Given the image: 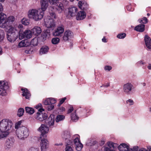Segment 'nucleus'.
I'll return each instance as SVG.
<instances>
[{
	"label": "nucleus",
	"instance_id": "1",
	"mask_svg": "<svg viewBox=\"0 0 151 151\" xmlns=\"http://www.w3.org/2000/svg\"><path fill=\"white\" fill-rule=\"evenodd\" d=\"M13 125L12 121L8 119H4L0 122V132H7L11 130Z\"/></svg>",
	"mask_w": 151,
	"mask_h": 151
},
{
	"label": "nucleus",
	"instance_id": "2",
	"mask_svg": "<svg viewBox=\"0 0 151 151\" xmlns=\"http://www.w3.org/2000/svg\"><path fill=\"white\" fill-rule=\"evenodd\" d=\"M50 16H47L44 19L45 25L49 29L52 30L55 27V24L53 19L55 18V15L53 11L50 12Z\"/></svg>",
	"mask_w": 151,
	"mask_h": 151
},
{
	"label": "nucleus",
	"instance_id": "3",
	"mask_svg": "<svg viewBox=\"0 0 151 151\" xmlns=\"http://www.w3.org/2000/svg\"><path fill=\"white\" fill-rule=\"evenodd\" d=\"M44 13L43 12H40L35 9H32L28 12V17L34 20L37 21L40 20L43 17Z\"/></svg>",
	"mask_w": 151,
	"mask_h": 151
},
{
	"label": "nucleus",
	"instance_id": "4",
	"mask_svg": "<svg viewBox=\"0 0 151 151\" xmlns=\"http://www.w3.org/2000/svg\"><path fill=\"white\" fill-rule=\"evenodd\" d=\"M19 34L18 31L16 27H11L7 31V38L10 42H13L16 40Z\"/></svg>",
	"mask_w": 151,
	"mask_h": 151
},
{
	"label": "nucleus",
	"instance_id": "5",
	"mask_svg": "<svg viewBox=\"0 0 151 151\" xmlns=\"http://www.w3.org/2000/svg\"><path fill=\"white\" fill-rule=\"evenodd\" d=\"M40 136L41 151H45L49 147V142L46 138L47 133H41Z\"/></svg>",
	"mask_w": 151,
	"mask_h": 151
},
{
	"label": "nucleus",
	"instance_id": "6",
	"mask_svg": "<svg viewBox=\"0 0 151 151\" xmlns=\"http://www.w3.org/2000/svg\"><path fill=\"white\" fill-rule=\"evenodd\" d=\"M44 111L43 109H39L35 116V119L40 122L43 121L47 119V114L45 112H43Z\"/></svg>",
	"mask_w": 151,
	"mask_h": 151
},
{
	"label": "nucleus",
	"instance_id": "7",
	"mask_svg": "<svg viewBox=\"0 0 151 151\" xmlns=\"http://www.w3.org/2000/svg\"><path fill=\"white\" fill-rule=\"evenodd\" d=\"M8 83L5 81H0V95L6 96L7 95L6 90L8 88Z\"/></svg>",
	"mask_w": 151,
	"mask_h": 151
},
{
	"label": "nucleus",
	"instance_id": "8",
	"mask_svg": "<svg viewBox=\"0 0 151 151\" xmlns=\"http://www.w3.org/2000/svg\"><path fill=\"white\" fill-rule=\"evenodd\" d=\"M75 136L76 137L74 139V142L75 147L77 151H80L82 150L83 146L81 142L79 135H76Z\"/></svg>",
	"mask_w": 151,
	"mask_h": 151
},
{
	"label": "nucleus",
	"instance_id": "9",
	"mask_svg": "<svg viewBox=\"0 0 151 151\" xmlns=\"http://www.w3.org/2000/svg\"><path fill=\"white\" fill-rule=\"evenodd\" d=\"M32 32L29 30L25 31L23 33H20L19 34V39L22 40L24 38L29 39L32 36Z\"/></svg>",
	"mask_w": 151,
	"mask_h": 151
},
{
	"label": "nucleus",
	"instance_id": "10",
	"mask_svg": "<svg viewBox=\"0 0 151 151\" xmlns=\"http://www.w3.org/2000/svg\"><path fill=\"white\" fill-rule=\"evenodd\" d=\"M64 30V27L63 25L57 27L53 32V35L55 36H61Z\"/></svg>",
	"mask_w": 151,
	"mask_h": 151
},
{
	"label": "nucleus",
	"instance_id": "11",
	"mask_svg": "<svg viewBox=\"0 0 151 151\" xmlns=\"http://www.w3.org/2000/svg\"><path fill=\"white\" fill-rule=\"evenodd\" d=\"M133 85L130 83H127L124 85L123 90L124 92L129 94L133 89Z\"/></svg>",
	"mask_w": 151,
	"mask_h": 151
},
{
	"label": "nucleus",
	"instance_id": "12",
	"mask_svg": "<svg viewBox=\"0 0 151 151\" xmlns=\"http://www.w3.org/2000/svg\"><path fill=\"white\" fill-rule=\"evenodd\" d=\"M14 142L15 140L14 138H10L7 139L5 143V148L6 150H9L13 146Z\"/></svg>",
	"mask_w": 151,
	"mask_h": 151
},
{
	"label": "nucleus",
	"instance_id": "13",
	"mask_svg": "<svg viewBox=\"0 0 151 151\" xmlns=\"http://www.w3.org/2000/svg\"><path fill=\"white\" fill-rule=\"evenodd\" d=\"M73 33L70 30L65 31L63 37V40L65 41H67L69 39L73 37Z\"/></svg>",
	"mask_w": 151,
	"mask_h": 151
},
{
	"label": "nucleus",
	"instance_id": "14",
	"mask_svg": "<svg viewBox=\"0 0 151 151\" xmlns=\"http://www.w3.org/2000/svg\"><path fill=\"white\" fill-rule=\"evenodd\" d=\"M77 11V9L76 7H73L69 8L68 9V15L67 16V18H70L75 16Z\"/></svg>",
	"mask_w": 151,
	"mask_h": 151
},
{
	"label": "nucleus",
	"instance_id": "15",
	"mask_svg": "<svg viewBox=\"0 0 151 151\" xmlns=\"http://www.w3.org/2000/svg\"><path fill=\"white\" fill-rule=\"evenodd\" d=\"M12 27L9 24L7 20L5 19L2 21H0V27L8 29Z\"/></svg>",
	"mask_w": 151,
	"mask_h": 151
},
{
	"label": "nucleus",
	"instance_id": "16",
	"mask_svg": "<svg viewBox=\"0 0 151 151\" xmlns=\"http://www.w3.org/2000/svg\"><path fill=\"white\" fill-rule=\"evenodd\" d=\"M145 45L149 49H151V39L147 35H146L144 37Z\"/></svg>",
	"mask_w": 151,
	"mask_h": 151
},
{
	"label": "nucleus",
	"instance_id": "17",
	"mask_svg": "<svg viewBox=\"0 0 151 151\" xmlns=\"http://www.w3.org/2000/svg\"><path fill=\"white\" fill-rule=\"evenodd\" d=\"M86 14L84 11L79 12L76 16V19L78 20H83L86 17Z\"/></svg>",
	"mask_w": 151,
	"mask_h": 151
},
{
	"label": "nucleus",
	"instance_id": "18",
	"mask_svg": "<svg viewBox=\"0 0 151 151\" xmlns=\"http://www.w3.org/2000/svg\"><path fill=\"white\" fill-rule=\"evenodd\" d=\"M41 9L42 12L46 10L48 6V2L47 0H41L40 1Z\"/></svg>",
	"mask_w": 151,
	"mask_h": 151
},
{
	"label": "nucleus",
	"instance_id": "19",
	"mask_svg": "<svg viewBox=\"0 0 151 151\" xmlns=\"http://www.w3.org/2000/svg\"><path fill=\"white\" fill-rule=\"evenodd\" d=\"M53 4L55 5V7L59 13L61 12L63 10V4L61 3L58 2V1Z\"/></svg>",
	"mask_w": 151,
	"mask_h": 151
},
{
	"label": "nucleus",
	"instance_id": "20",
	"mask_svg": "<svg viewBox=\"0 0 151 151\" xmlns=\"http://www.w3.org/2000/svg\"><path fill=\"white\" fill-rule=\"evenodd\" d=\"M56 100L53 98H49L46 99L43 101L44 104L45 105H50V104H54L56 102Z\"/></svg>",
	"mask_w": 151,
	"mask_h": 151
},
{
	"label": "nucleus",
	"instance_id": "21",
	"mask_svg": "<svg viewBox=\"0 0 151 151\" xmlns=\"http://www.w3.org/2000/svg\"><path fill=\"white\" fill-rule=\"evenodd\" d=\"M78 6L81 10H85L88 8V5L85 1H79L78 3Z\"/></svg>",
	"mask_w": 151,
	"mask_h": 151
},
{
	"label": "nucleus",
	"instance_id": "22",
	"mask_svg": "<svg viewBox=\"0 0 151 151\" xmlns=\"http://www.w3.org/2000/svg\"><path fill=\"white\" fill-rule=\"evenodd\" d=\"M55 117L53 114H51L48 118V124L50 127H52L54 124Z\"/></svg>",
	"mask_w": 151,
	"mask_h": 151
},
{
	"label": "nucleus",
	"instance_id": "23",
	"mask_svg": "<svg viewBox=\"0 0 151 151\" xmlns=\"http://www.w3.org/2000/svg\"><path fill=\"white\" fill-rule=\"evenodd\" d=\"M30 45L29 41L27 40H22L18 44V46L19 47H27Z\"/></svg>",
	"mask_w": 151,
	"mask_h": 151
},
{
	"label": "nucleus",
	"instance_id": "24",
	"mask_svg": "<svg viewBox=\"0 0 151 151\" xmlns=\"http://www.w3.org/2000/svg\"><path fill=\"white\" fill-rule=\"evenodd\" d=\"M29 133H17V135L18 138L20 139H24L29 136Z\"/></svg>",
	"mask_w": 151,
	"mask_h": 151
},
{
	"label": "nucleus",
	"instance_id": "25",
	"mask_svg": "<svg viewBox=\"0 0 151 151\" xmlns=\"http://www.w3.org/2000/svg\"><path fill=\"white\" fill-rule=\"evenodd\" d=\"M41 32V28L38 27H35L32 30V32L33 34L36 35H37L40 34Z\"/></svg>",
	"mask_w": 151,
	"mask_h": 151
},
{
	"label": "nucleus",
	"instance_id": "26",
	"mask_svg": "<svg viewBox=\"0 0 151 151\" xmlns=\"http://www.w3.org/2000/svg\"><path fill=\"white\" fill-rule=\"evenodd\" d=\"M129 148V146L127 144L122 143L118 147V149L120 151H127Z\"/></svg>",
	"mask_w": 151,
	"mask_h": 151
},
{
	"label": "nucleus",
	"instance_id": "27",
	"mask_svg": "<svg viewBox=\"0 0 151 151\" xmlns=\"http://www.w3.org/2000/svg\"><path fill=\"white\" fill-rule=\"evenodd\" d=\"M145 25L143 24H140L136 26L134 28L136 31L140 32H143L145 30Z\"/></svg>",
	"mask_w": 151,
	"mask_h": 151
},
{
	"label": "nucleus",
	"instance_id": "28",
	"mask_svg": "<svg viewBox=\"0 0 151 151\" xmlns=\"http://www.w3.org/2000/svg\"><path fill=\"white\" fill-rule=\"evenodd\" d=\"M38 131L41 132H47L49 131V128L45 125L42 124L39 128Z\"/></svg>",
	"mask_w": 151,
	"mask_h": 151
},
{
	"label": "nucleus",
	"instance_id": "29",
	"mask_svg": "<svg viewBox=\"0 0 151 151\" xmlns=\"http://www.w3.org/2000/svg\"><path fill=\"white\" fill-rule=\"evenodd\" d=\"M49 48L47 46H44L42 47L40 49V53L41 54H43L46 53L48 51Z\"/></svg>",
	"mask_w": 151,
	"mask_h": 151
},
{
	"label": "nucleus",
	"instance_id": "30",
	"mask_svg": "<svg viewBox=\"0 0 151 151\" xmlns=\"http://www.w3.org/2000/svg\"><path fill=\"white\" fill-rule=\"evenodd\" d=\"M23 96H25L27 99H28L30 96V94L27 89H24L23 91L22 94Z\"/></svg>",
	"mask_w": 151,
	"mask_h": 151
},
{
	"label": "nucleus",
	"instance_id": "31",
	"mask_svg": "<svg viewBox=\"0 0 151 151\" xmlns=\"http://www.w3.org/2000/svg\"><path fill=\"white\" fill-rule=\"evenodd\" d=\"M6 19L11 26L12 24L15 21V17L13 16H10L8 17Z\"/></svg>",
	"mask_w": 151,
	"mask_h": 151
},
{
	"label": "nucleus",
	"instance_id": "32",
	"mask_svg": "<svg viewBox=\"0 0 151 151\" xmlns=\"http://www.w3.org/2000/svg\"><path fill=\"white\" fill-rule=\"evenodd\" d=\"M62 137L63 138L65 139L66 140H68L70 141V139H69L70 137V133H63L62 135Z\"/></svg>",
	"mask_w": 151,
	"mask_h": 151
},
{
	"label": "nucleus",
	"instance_id": "33",
	"mask_svg": "<svg viewBox=\"0 0 151 151\" xmlns=\"http://www.w3.org/2000/svg\"><path fill=\"white\" fill-rule=\"evenodd\" d=\"M25 109L26 112L30 114H32L34 112V110L32 108L27 107H25Z\"/></svg>",
	"mask_w": 151,
	"mask_h": 151
},
{
	"label": "nucleus",
	"instance_id": "34",
	"mask_svg": "<svg viewBox=\"0 0 151 151\" xmlns=\"http://www.w3.org/2000/svg\"><path fill=\"white\" fill-rule=\"evenodd\" d=\"M71 119L74 122H76L78 119V117L76 116L75 112L71 114Z\"/></svg>",
	"mask_w": 151,
	"mask_h": 151
},
{
	"label": "nucleus",
	"instance_id": "35",
	"mask_svg": "<svg viewBox=\"0 0 151 151\" xmlns=\"http://www.w3.org/2000/svg\"><path fill=\"white\" fill-rule=\"evenodd\" d=\"M38 39L37 38H35L33 39L31 41L29 42L30 45L31 44L33 46H36L38 44Z\"/></svg>",
	"mask_w": 151,
	"mask_h": 151
},
{
	"label": "nucleus",
	"instance_id": "36",
	"mask_svg": "<svg viewBox=\"0 0 151 151\" xmlns=\"http://www.w3.org/2000/svg\"><path fill=\"white\" fill-rule=\"evenodd\" d=\"M65 118L64 116L62 115H58L57 116L55 119V121L56 122H58L59 121L63 120Z\"/></svg>",
	"mask_w": 151,
	"mask_h": 151
},
{
	"label": "nucleus",
	"instance_id": "37",
	"mask_svg": "<svg viewBox=\"0 0 151 151\" xmlns=\"http://www.w3.org/2000/svg\"><path fill=\"white\" fill-rule=\"evenodd\" d=\"M60 39L58 37H55L53 38L52 40V42L53 44H57L60 41Z\"/></svg>",
	"mask_w": 151,
	"mask_h": 151
},
{
	"label": "nucleus",
	"instance_id": "38",
	"mask_svg": "<svg viewBox=\"0 0 151 151\" xmlns=\"http://www.w3.org/2000/svg\"><path fill=\"white\" fill-rule=\"evenodd\" d=\"M24 110L22 108H20L18 110L17 115L19 117L21 116L23 114Z\"/></svg>",
	"mask_w": 151,
	"mask_h": 151
},
{
	"label": "nucleus",
	"instance_id": "39",
	"mask_svg": "<svg viewBox=\"0 0 151 151\" xmlns=\"http://www.w3.org/2000/svg\"><path fill=\"white\" fill-rule=\"evenodd\" d=\"M16 27L17 29V30L18 31L19 34L20 33H22V31L23 26L22 24H19L18 27L15 26L14 27Z\"/></svg>",
	"mask_w": 151,
	"mask_h": 151
},
{
	"label": "nucleus",
	"instance_id": "40",
	"mask_svg": "<svg viewBox=\"0 0 151 151\" xmlns=\"http://www.w3.org/2000/svg\"><path fill=\"white\" fill-rule=\"evenodd\" d=\"M139 21L140 23L144 24L147 23L148 21L146 17H143L141 19H139Z\"/></svg>",
	"mask_w": 151,
	"mask_h": 151
},
{
	"label": "nucleus",
	"instance_id": "41",
	"mask_svg": "<svg viewBox=\"0 0 151 151\" xmlns=\"http://www.w3.org/2000/svg\"><path fill=\"white\" fill-rule=\"evenodd\" d=\"M6 14H5L3 13H0V21H2L4 20L6 18Z\"/></svg>",
	"mask_w": 151,
	"mask_h": 151
},
{
	"label": "nucleus",
	"instance_id": "42",
	"mask_svg": "<svg viewBox=\"0 0 151 151\" xmlns=\"http://www.w3.org/2000/svg\"><path fill=\"white\" fill-rule=\"evenodd\" d=\"M9 133H0V139L7 137L9 134Z\"/></svg>",
	"mask_w": 151,
	"mask_h": 151
},
{
	"label": "nucleus",
	"instance_id": "43",
	"mask_svg": "<svg viewBox=\"0 0 151 151\" xmlns=\"http://www.w3.org/2000/svg\"><path fill=\"white\" fill-rule=\"evenodd\" d=\"M126 36V34L124 33H122L119 34L117 36V37L119 39H122L124 38Z\"/></svg>",
	"mask_w": 151,
	"mask_h": 151
},
{
	"label": "nucleus",
	"instance_id": "44",
	"mask_svg": "<svg viewBox=\"0 0 151 151\" xmlns=\"http://www.w3.org/2000/svg\"><path fill=\"white\" fill-rule=\"evenodd\" d=\"M138 147L137 146H135L133 147L132 149L129 148V147L127 151H138Z\"/></svg>",
	"mask_w": 151,
	"mask_h": 151
},
{
	"label": "nucleus",
	"instance_id": "45",
	"mask_svg": "<svg viewBox=\"0 0 151 151\" xmlns=\"http://www.w3.org/2000/svg\"><path fill=\"white\" fill-rule=\"evenodd\" d=\"M115 144V143L111 142H109L107 143L108 146L110 147L109 148L110 149L111 147H112L114 149L115 147L114 145Z\"/></svg>",
	"mask_w": 151,
	"mask_h": 151
},
{
	"label": "nucleus",
	"instance_id": "46",
	"mask_svg": "<svg viewBox=\"0 0 151 151\" xmlns=\"http://www.w3.org/2000/svg\"><path fill=\"white\" fill-rule=\"evenodd\" d=\"M47 109L48 111H50L53 109L54 107V104H50V105H48Z\"/></svg>",
	"mask_w": 151,
	"mask_h": 151
},
{
	"label": "nucleus",
	"instance_id": "47",
	"mask_svg": "<svg viewBox=\"0 0 151 151\" xmlns=\"http://www.w3.org/2000/svg\"><path fill=\"white\" fill-rule=\"evenodd\" d=\"M28 151H39V149L37 148L31 147L29 149Z\"/></svg>",
	"mask_w": 151,
	"mask_h": 151
},
{
	"label": "nucleus",
	"instance_id": "48",
	"mask_svg": "<svg viewBox=\"0 0 151 151\" xmlns=\"http://www.w3.org/2000/svg\"><path fill=\"white\" fill-rule=\"evenodd\" d=\"M66 97H64V98L61 99L58 105V106H60L61 104H63V103L65 101V100L66 99Z\"/></svg>",
	"mask_w": 151,
	"mask_h": 151
},
{
	"label": "nucleus",
	"instance_id": "49",
	"mask_svg": "<svg viewBox=\"0 0 151 151\" xmlns=\"http://www.w3.org/2000/svg\"><path fill=\"white\" fill-rule=\"evenodd\" d=\"M127 103L129 105H132L134 104L133 100L131 99H129L127 101Z\"/></svg>",
	"mask_w": 151,
	"mask_h": 151
},
{
	"label": "nucleus",
	"instance_id": "50",
	"mask_svg": "<svg viewBox=\"0 0 151 151\" xmlns=\"http://www.w3.org/2000/svg\"><path fill=\"white\" fill-rule=\"evenodd\" d=\"M104 69L105 70L109 71L112 69V67L109 65H106L104 67Z\"/></svg>",
	"mask_w": 151,
	"mask_h": 151
},
{
	"label": "nucleus",
	"instance_id": "51",
	"mask_svg": "<svg viewBox=\"0 0 151 151\" xmlns=\"http://www.w3.org/2000/svg\"><path fill=\"white\" fill-rule=\"evenodd\" d=\"M65 151H73V150L71 146H67L65 147Z\"/></svg>",
	"mask_w": 151,
	"mask_h": 151
},
{
	"label": "nucleus",
	"instance_id": "52",
	"mask_svg": "<svg viewBox=\"0 0 151 151\" xmlns=\"http://www.w3.org/2000/svg\"><path fill=\"white\" fill-rule=\"evenodd\" d=\"M22 24L25 25H27L29 24V23L27 20H25L24 19H23L22 20Z\"/></svg>",
	"mask_w": 151,
	"mask_h": 151
},
{
	"label": "nucleus",
	"instance_id": "53",
	"mask_svg": "<svg viewBox=\"0 0 151 151\" xmlns=\"http://www.w3.org/2000/svg\"><path fill=\"white\" fill-rule=\"evenodd\" d=\"M22 129L23 132H28L29 131L28 129L25 127H23L22 128Z\"/></svg>",
	"mask_w": 151,
	"mask_h": 151
},
{
	"label": "nucleus",
	"instance_id": "54",
	"mask_svg": "<svg viewBox=\"0 0 151 151\" xmlns=\"http://www.w3.org/2000/svg\"><path fill=\"white\" fill-rule=\"evenodd\" d=\"M104 151H115L114 150H112L107 147H105L104 148Z\"/></svg>",
	"mask_w": 151,
	"mask_h": 151
},
{
	"label": "nucleus",
	"instance_id": "55",
	"mask_svg": "<svg viewBox=\"0 0 151 151\" xmlns=\"http://www.w3.org/2000/svg\"><path fill=\"white\" fill-rule=\"evenodd\" d=\"M127 9L129 11H132L133 9H132V6L131 5H129L127 6Z\"/></svg>",
	"mask_w": 151,
	"mask_h": 151
},
{
	"label": "nucleus",
	"instance_id": "56",
	"mask_svg": "<svg viewBox=\"0 0 151 151\" xmlns=\"http://www.w3.org/2000/svg\"><path fill=\"white\" fill-rule=\"evenodd\" d=\"M59 0H49V2L51 4H54L55 3L57 2Z\"/></svg>",
	"mask_w": 151,
	"mask_h": 151
},
{
	"label": "nucleus",
	"instance_id": "57",
	"mask_svg": "<svg viewBox=\"0 0 151 151\" xmlns=\"http://www.w3.org/2000/svg\"><path fill=\"white\" fill-rule=\"evenodd\" d=\"M42 105L41 104H39L35 106V108L37 109H38V110L39 109H43L42 108Z\"/></svg>",
	"mask_w": 151,
	"mask_h": 151
},
{
	"label": "nucleus",
	"instance_id": "58",
	"mask_svg": "<svg viewBox=\"0 0 151 151\" xmlns=\"http://www.w3.org/2000/svg\"><path fill=\"white\" fill-rule=\"evenodd\" d=\"M21 124V122H19L17 123H16L15 125V128L16 129H18L19 126Z\"/></svg>",
	"mask_w": 151,
	"mask_h": 151
},
{
	"label": "nucleus",
	"instance_id": "59",
	"mask_svg": "<svg viewBox=\"0 0 151 151\" xmlns=\"http://www.w3.org/2000/svg\"><path fill=\"white\" fill-rule=\"evenodd\" d=\"M73 110V107L71 106L68 109V111L67 113L69 114L71 113Z\"/></svg>",
	"mask_w": 151,
	"mask_h": 151
},
{
	"label": "nucleus",
	"instance_id": "60",
	"mask_svg": "<svg viewBox=\"0 0 151 151\" xmlns=\"http://www.w3.org/2000/svg\"><path fill=\"white\" fill-rule=\"evenodd\" d=\"M148 149L149 150V151L146 150V149L142 148L140 149L139 150V151H151V147H149V148H148Z\"/></svg>",
	"mask_w": 151,
	"mask_h": 151
},
{
	"label": "nucleus",
	"instance_id": "61",
	"mask_svg": "<svg viewBox=\"0 0 151 151\" xmlns=\"http://www.w3.org/2000/svg\"><path fill=\"white\" fill-rule=\"evenodd\" d=\"M145 64V62H144L143 60H140L139 61H138L137 63V64H140V65H143Z\"/></svg>",
	"mask_w": 151,
	"mask_h": 151
},
{
	"label": "nucleus",
	"instance_id": "62",
	"mask_svg": "<svg viewBox=\"0 0 151 151\" xmlns=\"http://www.w3.org/2000/svg\"><path fill=\"white\" fill-rule=\"evenodd\" d=\"M110 86V84L109 83H106V84L103 85H102V86H100V87H109Z\"/></svg>",
	"mask_w": 151,
	"mask_h": 151
},
{
	"label": "nucleus",
	"instance_id": "63",
	"mask_svg": "<svg viewBox=\"0 0 151 151\" xmlns=\"http://www.w3.org/2000/svg\"><path fill=\"white\" fill-rule=\"evenodd\" d=\"M60 111L63 112L65 111V109L64 107H62L60 108Z\"/></svg>",
	"mask_w": 151,
	"mask_h": 151
},
{
	"label": "nucleus",
	"instance_id": "64",
	"mask_svg": "<svg viewBox=\"0 0 151 151\" xmlns=\"http://www.w3.org/2000/svg\"><path fill=\"white\" fill-rule=\"evenodd\" d=\"M102 41L103 42H107V41L106 40V39L105 38V37H104L102 39Z\"/></svg>",
	"mask_w": 151,
	"mask_h": 151
}]
</instances>
